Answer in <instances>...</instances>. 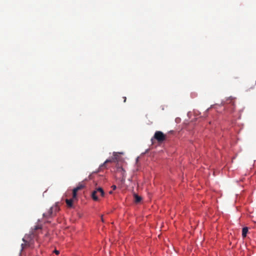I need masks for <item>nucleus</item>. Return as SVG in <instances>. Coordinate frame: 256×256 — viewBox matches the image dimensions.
Returning a JSON list of instances; mask_svg holds the SVG:
<instances>
[{"label": "nucleus", "mask_w": 256, "mask_h": 256, "mask_svg": "<svg viewBox=\"0 0 256 256\" xmlns=\"http://www.w3.org/2000/svg\"><path fill=\"white\" fill-rule=\"evenodd\" d=\"M54 252L56 254H59V253H60L59 251H58V250H54Z\"/></svg>", "instance_id": "12"}, {"label": "nucleus", "mask_w": 256, "mask_h": 256, "mask_svg": "<svg viewBox=\"0 0 256 256\" xmlns=\"http://www.w3.org/2000/svg\"><path fill=\"white\" fill-rule=\"evenodd\" d=\"M122 171V174H124V173L125 172V171L122 168H120Z\"/></svg>", "instance_id": "15"}, {"label": "nucleus", "mask_w": 256, "mask_h": 256, "mask_svg": "<svg viewBox=\"0 0 256 256\" xmlns=\"http://www.w3.org/2000/svg\"><path fill=\"white\" fill-rule=\"evenodd\" d=\"M40 228H41L40 226H34V230H37L40 229Z\"/></svg>", "instance_id": "11"}, {"label": "nucleus", "mask_w": 256, "mask_h": 256, "mask_svg": "<svg viewBox=\"0 0 256 256\" xmlns=\"http://www.w3.org/2000/svg\"><path fill=\"white\" fill-rule=\"evenodd\" d=\"M84 187V184L81 183H79L78 185L76 188H74V189L76 190L77 192H78V190H82Z\"/></svg>", "instance_id": "9"}, {"label": "nucleus", "mask_w": 256, "mask_h": 256, "mask_svg": "<svg viewBox=\"0 0 256 256\" xmlns=\"http://www.w3.org/2000/svg\"><path fill=\"white\" fill-rule=\"evenodd\" d=\"M166 138L167 136L166 134H164L161 131H156L151 140L152 141L154 139H155L158 142L161 143L166 140Z\"/></svg>", "instance_id": "2"}, {"label": "nucleus", "mask_w": 256, "mask_h": 256, "mask_svg": "<svg viewBox=\"0 0 256 256\" xmlns=\"http://www.w3.org/2000/svg\"><path fill=\"white\" fill-rule=\"evenodd\" d=\"M74 200L73 199H66V202L68 207L71 208L73 205V201Z\"/></svg>", "instance_id": "6"}, {"label": "nucleus", "mask_w": 256, "mask_h": 256, "mask_svg": "<svg viewBox=\"0 0 256 256\" xmlns=\"http://www.w3.org/2000/svg\"><path fill=\"white\" fill-rule=\"evenodd\" d=\"M134 202L136 203L140 202V200H142V198L136 194H134Z\"/></svg>", "instance_id": "7"}, {"label": "nucleus", "mask_w": 256, "mask_h": 256, "mask_svg": "<svg viewBox=\"0 0 256 256\" xmlns=\"http://www.w3.org/2000/svg\"><path fill=\"white\" fill-rule=\"evenodd\" d=\"M59 210V208L57 206H52L48 210V212L44 213L43 216L46 218H50L54 216L57 212Z\"/></svg>", "instance_id": "4"}, {"label": "nucleus", "mask_w": 256, "mask_h": 256, "mask_svg": "<svg viewBox=\"0 0 256 256\" xmlns=\"http://www.w3.org/2000/svg\"><path fill=\"white\" fill-rule=\"evenodd\" d=\"M104 192L103 190L101 188H98L92 192V197L94 200L97 201L98 200V195L104 196Z\"/></svg>", "instance_id": "3"}, {"label": "nucleus", "mask_w": 256, "mask_h": 256, "mask_svg": "<svg viewBox=\"0 0 256 256\" xmlns=\"http://www.w3.org/2000/svg\"><path fill=\"white\" fill-rule=\"evenodd\" d=\"M77 191L74 190V188L72 190V199L73 200H76L77 199Z\"/></svg>", "instance_id": "10"}, {"label": "nucleus", "mask_w": 256, "mask_h": 256, "mask_svg": "<svg viewBox=\"0 0 256 256\" xmlns=\"http://www.w3.org/2000/svg\"><path fill=\"white\" fill-rule=\"evenodd\" d=\"M101 219H102V222H104V219H103L102 216Z\"/></svg>", "instance_id": "16"}, {"label": "nucleus", "mask_w": 256, "mask_h": 256, "mask_svg": "<svg viewBox=\"0 0 256 256\" xmlns=\"http://www.w3.org/2000/svg\"><path fill=\"white\" fill-rule=\"evenodd\" d=\"M234 98L230 96L228 98H227L226 100V103L227 104H230L232 108H230V111L234 112L235 110V106H234Z\"/></svg>", "instance_id": "5"}, {"label": "nucleus", "mask_w": 256, "mask_h": 256, "mask_svg": "<svg viewBox=\"0 0 256 256\" xmlns=\"http://www.w3.org/2000/svg\"><path fill=\"white\" fill-rule=\"evenodd\" d=\"M112 187L114 190H116V186L115 185H113Z\"/></svg>", "instance_id": "13"}, {"label": "nucleus", "mask_w": 256, "mask_h": 256, "mask_svg": "<svg viewBox=\"0 0 256 256\" xmlns=\"http://www.w3.org/2000/svg\"><path fill=\"white\" fill-rule=\"evenodd\" d=\"M248 232V228L244 227L242 230V236L243 238H245L246 236V234Z\"/></svg>", "instance_id": "8"}, {"label": "nucleus", "mask_w": 256, "mask_h": 256, "mask_svg": "<svg viewBox=\"0 0 256 256\" xmlns=\"http://www.w3.org/2000/svg\"><path fill=\"white\" fill-rule=\"evenodd\" d=\"M122 153H120V152H113V156L108 158V159H107L103 164H102V165H100V168H99V169L100 170H102L103 168H107L106 167V164H108V163H110V162H117L118 160L119 159V154H122Z\"/></svg>", "instance_id": "1"}, {"label": "nucleus", "mask_w": 256, "mask_h": 256, "mask_svg": "<svg viewBox=\"0 0 256 256\" xmlns=\"http://www.w3.org/2000/svg\"><path fill=\"white\" fill-rule=\"evenodd\" d=\"M123 99H124V102H125L126 100V96H124Z\"/></svg>", "instance_id": "14"}]
</instances>
